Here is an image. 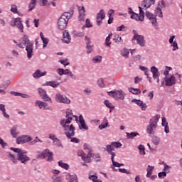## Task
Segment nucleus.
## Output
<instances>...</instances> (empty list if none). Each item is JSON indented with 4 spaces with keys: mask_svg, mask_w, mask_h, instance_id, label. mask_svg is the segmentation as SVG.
<instances>
[{
    "mask_svg": "<svg viewBox=\"0 0 182 182\" xmlns=\"http://www.w3.org/2000/svg\"><path fill=\"white\" fill-rule=\"evenodd\" d=\"M79 11V16L78 19L79 21H85V18L86 16V9H85V6H79L78 7Z\"/></svg>",
    "mask_w": 182,
    "mask_h": 182,
    "instance_id": "nucleus-21",
    "label": "nucleus"
},
{
    "mask_svg": "<svg viewBox=\"0 0 182 182\" xmlns=\"http://www.w3.org/2000/svg\"><path fill=\"white\" fill-rule=\"evenodd\" d=\"M106 18V12H105V10L101 9L96 16L97 19V25L98 26H100L102 25V21Z\"/></svg>",
    "mask_w": 182,
    "mask_h": 182,
    "instance_id": "nucleus-16",
    "label": "nucleus"
},
{
    "mask_svg": "<svg viewBox=\"0 0 182 182\" xmlns=\"http://www.w3.org/2000/svg\"><path fill=\"white\" fill-rule=\"evenodd\" d=\"M9 85H11V81H7L6 84L3 85L4 90L0 88L1 95H5V93H6V92H5V89H6V87H8V86H9Z\"/></svg>",
    "mask_w": 182,
    "mask_h": 182,
    "instance_id": "nucleus-49",
    "label": "nucleus"
},
{
    "mask_svg": "<svg viewBox=\"0 0 182 182\" xmlns=\"http://www.w3.org/2000/svg\"><path fill=\"white\" fill-rule=\"evenodd\" d=\"M104 105L106 106V107L109 109V113H112V111L113 110V109H114V105H113V104H112V102H109L107 100L104 101Z\"/></svg>",
    "mask_w": 182,
    "mask_h": 182,
    "instance_id": "nucleus-34",
    "label": "nucleus"
},
{
    "mask_svg": "<svg viewBox=\"0 0 182 182\" xmlns=\"http://www.w3.org/2000/svg\"><path fill=\"white\" fill-rule=\"evenodd\" d=\"M109 96L115 99V100H124V97H126V92L124 91L119 90H113L107 92Z\"/></svg>",
    "mask_w": 182,
    "mask_h": 182,
    "instance_id": "nucleus-8",
    "label": "nucleus"
},
{
    "mask_svg": "<svg viewBox=\"0 0 182 182\" xmlns=\"http://www.w3.org/2000/svg\"><path fill=\"white\" fill-rule=\"evenodd\" d=\"M127 139H134V137H136V136H139V133L137 132H127Z\"/></svg>",
    "mask_w": 182,
    "mask_h": 182,
    "instance_id": "nucleus-50",
    "label": "nucleus"
},
{
    "mask_svg": "<svg viewBox=\"0 0 182 182\" xmlns=\"http://www.w3.org/2000/svg\"><path fill=\"white\" fill-rule=\"evenodd\" d=\"M92 182H95L97 180V176L96 174L92 175L90 173L89 178Z\"/></svg>",
    "mask_w": 182,
    "mask_h": 182,
    "instance_id": "nucleus-63",
    "label": "nucleus"
},
{
    "mask_svg": "<svg viewBox=\"0 0 182 182\" xmlns=\"http://www.w3.org/2000/svg\"><path fill=\"white\" fill-rule=\"evenodd\" d=\"M32 144H36V143H43V141L39 139V137L36 136L34 140L31 141Z\"/></svg>",
    "mask_w": 182,
    "mask_h": 182,
    "instance_id": "nucleus-64",
    "label": "nucleus"
},
{
    "mask_svg": "<svg viewBox=\"0 0 182 182\" xmlns=\"http://www.w3.org/2000/svg\"><path fill=\"white\" fill-rule=\"evenodd\" d=\"M58 166L65 170H69V164L63 163L62 161H58Z\"/></svg>",
    "mask_w": 182,
    "mask_h": 182,
    "instance_id": "nucleus-51",
    "label": "nucleus"
},
{
    "mask_svg": "<svg viewBox=\"0 0 182 182\" xmlns=\"http://www.w3.org/2000/svg\"><path fill=\"white\" fill-rule=\"evenodd\" d=\"M58 62L61 63V65H63L64 68H66V66H69L70 65V63L69 62V59L68 58H60Z\"/></svg>",
    "mask_w": 182,
    "mask_h": 182,
    "instance_id": "nucleus-38",
    "label": "nucleus"
},
{
    "mask_svg": "<svg viewBox=\"0 0 182 182\" xmlns=\"http://www.w3.org/2000/svg\"><path fill=\"white\" fill-rule=\"evenodd\" d=\"M128 90L130 93H132V95H140V93H141V90H140V89L138 88H134V87H129Z\"/></svg>",
    "mask_w": 182,
    "mask_h": 182,
    "instance_id": "nucleus-35",
    "label": "nucleus"
},
{
    "mask_svg": "<svg viewBox=\"0 0 182 182\" xmlns=\"http://www.w3.org/2000/svg\"><path fill=\"white\" fill-rule=\"evenodd\" d=\"M38 92L40 95V97L44 100V102H52V98H50L49 96H48V94L46 93V91L43 90L42 87L38 88Z\"/></svg>",
    "mask_w": 182,
    "mask_h": 182,
    "instance_id": "nucleus-15",
    "label": "nucleus"
},
{
    "mask_svg": "<svg viewBox=\"0 0 182 182\" xmlns=\"http://www.w3.org/2000/svg\"><path fill=\"white\" fill-rule=\"evenodd\" d=\"M72 120L73 119L65 117L60 121L61 127H63V130L66 132L65 136L69 138L73 137V136H75V130H76L75 126H73V124H70V123H72Z\"/></svg>",
    "mask_w": 182,
    "mask_h": 182,
    "instance_id": "nucleus-3",
    "label": "nucleus"
},
{
    "mask_svg": "<svg viewBox=\"0 0 182 182\" xmlns=\"http://www.w3.org/2000/svg\"><path fill=\"white\" fill-rule=\"evenodd\" d=\"M173 70V68L169 67V66H166L165 67V70L164 71V76H168V73H170V71Z\"/></svg>",
    "mask_w": 182,
    "mask_h": 182,
    "instance_id": "nucleus-57",
    "label": "nucleus"
},
{
    "mask_svg": "<svg viewBox=\"0 0 182 182\" xmlns=\"http://www.w3.org/2000/svg\"><path fill=\"white\" fill-rule=\"evenodd\" d=\"M114 41L115 43H123V39H122V37L119 35L114 36Z\"/></svg>",
    "mask_w": 182,
    "mask_h": 182,
    "instance_id": "nucleus-54",
    "label": "nucleus"
},
{
    "mask_svg": "<svg viewBox=\"0 0 182 182\" xmlns=\"http://www.w3.org/2000/svg\"><path fill=\"white\" fill-rule=\"evenodd\" d=\"M55 100L57 103H63V105H70L71 103L70 99L59 92L55 94Z\"/></svg>",
    "mask_w": 182,
    "mask_h": 182,
    "instance_id": "nucleus-9",
    "label": "nucleus"
},
{
    "mask_svg": "<svg viewBox=\"0 0 182 182\" xmlns=\"http://www.w3.org/2000/svg\"><path fill=\"white\" fill-rule=\"evenodd\" d=\"M90 151L91 155L89 159H95V161H101L100 155L99 154H93L92 150H90Z\"/></svg>",
    "mask_w": 182,
    "mask_h": 182,
    "instance_id": "nucleus-36",
    "label": "nucleus"
},
{
    "mask_svg": "<svg viewBox=\"0 0 182 182\" xmlns=\"http://www.w3.org/2000/svg\"><path fill=\"white\" fill-rule=\"evenodd\" d=\"M132 103H135V105H137V106L140 107V109L142 110H146L147 109V105L146 103H144L143 101L140 100L133 99L132 100Z\"/></svg>",
    "mask_w": 182,
    "mask_h": 182,
    "instance_id": "nucleus-22",
    "label": "nucleus"
},
{
    "mask_svg": "<svg viewBox=\"0 0 182 182\" xmlns=\"http://www.w3.org/2000/svg\"><path fill=\"white\" fill-rule=\"evenodd\" d=\"M139 14H136L134 12L132 8H128V14L131 15V19H134L136 22H144V11H143V8L141 6L139 7Z\"/></svg>",
    "mask_w": 182,
    "mask_h": 182,
    "instance_id": "nucleus-7",
    "label": "nucleus"
},
{
    "mask_svg": "<svg viewBox=\"0 0 182 182\" xmlns=\"http://www.w3.org/2000/svg\"><path fill=\"white\" fill-rule=\"evenodd\" d=\"M34 105L36 107H39L41 110H50L48 103L43 101L36 100Z\"/></svg>",
    "mask_w": 182,
    "mask_h": 182,
    "instance_id": "nucleus-18",
    "label": "nucleus"
},
{
    "mask_svg": "<svg viewBox=\"0 0 182 182\" xmlns=\"http://www.w3.org/2000/svg\"><path fill=\"white\" fill-rule=\"evenodd\" d=\"M65 180H67L68 182H79L77 180V176L75 174L71 175L70 173H67L65 176Z\"/></svg>",
    "mask_w": 182,
    "mask_h": 182,
    "instance_id": "nucleus-26",
    "label": "nucleus"
},
{
    "mask_svg": "<svg viewBox=\"0 0 182 182\" xmlns=\"http://www.w3.org/2000/svg\"><path fill=\"white\" fill-rule=\"evenodd\" d=\"M77 155L78 156V157H81L82 161H85V163H90L92 161V159H90L91 156L90 151H89L87 154L86 155V153H85L83 150H79L77 151Z\"/></svg>",
    "mask_w": 182,
    "mask_h": 182,
    "instance_id": "nucleus-12",
    "label": "nucleus"
},
{
    "mask_svg": "<svg viewBox=\"0 0 182 182\" xmlns=\"http://www.w3.org/2000/svg\"><path fill=\"white\" fill-rule=\"evenodd\" d=\"M28 141H32V137L29 135H21L16 139L17 144H25Z\"/></svg>",
    "mask_w": 182,
    "mask_h": 182,
    "instance_id": "nucleus-14",
    "label": "nucleus"
},
{
    "mask_svg": "<svg viewBox=\"0 0 182 182\" xmlns=\"http://www.w3.org/2000/svg\"><path fill=\"white\" fill-rule=\"evenodd\" d=\"M64 75L69 76V77H70L71 79L76 80V76H75V75H73V73H72L69 69L65 70Z\"/></svg>",
    "mask_w": 182,
    "mask_h": 182,
    "instance_id": "nucleus-40",
    "label": "nucleus"
},
{
    "mask_svg": "<svg viewBox=\"0 0 182 182\" xmlns=\"http://www.w3.org/2000/svg\"><path fill=\"white\" fill-rule=\"evenodd\" d=\"M72 41V38L70 37V34H69V31L68 30H65L63 33V38L62 41L63 43H70V41Z\"/></svg>",
    "mask_w": 182,
    "mask_h": 182,
    "instance_id": "nucleus-20",
    "label": "nucleus"
},
{
    "mask_svg": "<svg viewBox=\"0 0 182 182\" xmlns=\"http://www.w3.org/2000/svg\"><path fill=\"white\" fill-rule=\"evenodd\" d=\"M145 16H146L147 19L150 21L152 26H154L155 28H157V18H156V16L149 11H146Z\"/></svg>",
    "mask_w": 182,
    "mask_h": 182,
    "instance_id": "nucleus-13",
    "label": "nucleus"
},
{
    "mask_svg": "<svg viewBox=\"0 0 182 182\" xmlns=\"http://www.w3.org/2000/svg\"><path fill=\"white\" fill-rule=\"evenodd\" d=\"M11 150L14 151V153L18 154V158L15 157V155L9 153L7 156L8 158L14 163V164H16L18 163V160L21 161L23 164H26L27 161H29L30 159L26 155V151L19 149V148H11Z\"/></svg>",
    "mask_w": 182,
    "mask_h": 182,
    "instance_id": "nucleus-1",
    "label": "nucleus"
},
{
    "mask_svg": "<svg viewBox=\"0 0 182 182\" xmlns=\"http://www.w3.org/2000/svg\"><path fill=\"white\" fill-rule=\"evenodd\" d=\"M111 144H112V146L114 149H120L122 147V144L120 142H112Z\"/></svg>",
    "mask_w": 182,
    "mask_h": 182,
    "instance_id": "nucleus-59",
    "label": "nucleus"
},
{
    "mask_svg": "<svg viewBox=\"0 0 182 182\" xmlns=\"http://www.w3.org/2000/svg\"><path fill=\"white\" fill-rule=\"evenodd\" d=\"M113 150H114V148L112 144L106 146V151H107L108 154L112 153V151H113Z\"/></svg>",
    "mask_w": 182,
    "mask_h": 182,
    "instance_id": "nucleus-58",
    "label": "nucleus"
},
{
    "mask_svg": "<svg viewBox=\"0 0 182 182\" xmlns=\"http://www.w3.org/2000/svg\"><path fill=\"white\" fill-rule=\"evenodd\" d=\"M160 141L161 140L158 136H154L151 139V142L154 146H159V144H160Z\"/></svg>",
    "mask_w": 182,
    "mask_h": 182,
    "instance_id": "nucleus-52",
    "label": "nucleus"
},
{
    "mask_svg": "<svg viewBox=\"0 0 182 182\" xmlns=\"http://www.w3.org/2000/svg\"><path fill=\"white\" fill-rule=\"evenodd\" d=\"M132 59H133L134 62H140V60H141V55L138 54L135 56H133Z\"/></svg>",
    "mask_w": 182,
    "mask_h": 182,
    "instance_id": "nucleus-61",
    "label": "nucleus"
},
{
    "mask_svg": "<svg viewBox=\"0 0 182 182\" xmlns=\"http://www.w3.org/2000/svg\"><path fill=\"white\" fill-rule=\"evenodd\" d=\"M181 74H179L178 73L167 75L164 77V82L166 86H173V85H176V83L178 82H181Z\"/></svg>",
    "mask_w": 182,
    "mask_h": 182,
    "instance_id": "nucleus-5",
    "label": "nucleus"
},
{
    "mask_svg": "<svg viewBox=\"0 0 182 182\" xmlns=\"http://www.w3.org/2000/svg\"><path fill=\"white\" fill-rule=\"evenodd\" d=\"M156 16H159V18H163V11H161V9L160 7H157L155 10Z\"/></svg>",
    "mask_w": 182,
    "mask_h": 182,
    "instance_id": "nucleus-48",
    "label": "nucleus"
},
{
    "mask_svg": "<svg viewBox=\"0 0 182 182\" xmlns=\"http://www.w3.org/2000/svg\"><path fill=\"white\" fill-rule=\"evenodd\" d=\"M97 85L99 86V87L103 88L105 87V86H106L105 85V80H103V78H99L97 80Z\"/></svg>",
    "mask_w": 182,
    "mask_h": 182,
    "instance_id": "nucleus-56",
    "label": "nucleus"
},
{
    "mask_svg": "<svg viewBox=\"0 0 182 182\" xmlns=\"http://www.w3.org/2000/svg\"><path fill=\"white\" fill-rule=\"evenodd\" d=\"M86 28H93V24H92V23L90 22V19L89 18H87L85 20V25L82 26V31H85Z\"/></svg>",
    "mask_w": 182,
    "mask_h": 182,
    "instance_id": "nucleus-39",
    "label": "nucleus"
},
{
    "mask_svg": "<svg viewBox=\"0 0 182 182\" xmlns=\"http://www.w3.org/2000/svg\"><path fill=\"white\" fill-rule=\"evenodd\" d=\"M168 43L170 44V48L172 52H176L178 50V43L176 41V35H170L168 38Z\"/></svg>",
    "mask_w": 182,
    "mask_h": 182,
    "instance_id": "nucleus-11",
    "label": "nucleus"
},
{
    "mask_svg": "<svg viewBox=\"0 0 182 182\" xmlns=\"http://www.w3.org/2000/svg\"><path fill=\"white\" fill-rule=\"evenodd\" d=\"M48 72L46 71L41 72V70H37L33 73V77H34V79H39V77L46 76Z\"/></svg>",
    "mask_w": 182,
    "mask_h": 182,
    "instance_id": "nucleus-25",
    "label": "nucleus"
},
{
    "mask_svg": "<svg viewBox=\"0 0 182 182\" xmlns=\"http://www.w3.org/2000/svg\"><path fill=\"white\" fill-rule=\"evenodd\" d=\"M106 127H109V122H107V119H105V122H102L99 126V129H100V130H103V129H106Z\"/></svg>",
    "mask_w": 182,
    "mask_h": 182,
    "instance_id": "nucleus-53",
    "label": "nucleus"
},
{
    "mask_svg": "<svg viewBox=\"0 0 182 182\" xmlns=\"http://www.w3.org/2000/svg\"><path fill=\"white\" fill-rule=\"evenodd\" d=\"M18 127H13L11 129V134L12 137L16 138L18 137L19 132H18L17 130Z\"/></svg>",
    "mask_w": 182,
    "mask_h": 182,
    "instance_id": "nucleus-41",
    "label": "nucleus"
},
{
    "mask_svg": "<svg viewBox=\"0 0 182 182\" xmlns=\"http://www.w3.org/2000/svg\"><path fill=\"white\" fill-rule=\"evenodd\" d=\"M139 69L142 70V72H144V75H146V77L149 82V83H151V77L149 76V68L147 67H144L143 65L139 66Z\"/></svg>",
    "mask_w": 182,
    "mask_h": 182,
    "instance_id": "nucleus-29",
    "label": "nucleus"
},
{
    "mask_svg": "<svg viewBox=\"0 0 182 182\" xmlns=\"http://www.w3.org/2000/svg\"><path fill=\"white\" fill-rule=\"evenodd\" d=\"M159 119L160 114H156L150 119L149 124L146 129L148 134H154L156 133V129H157V123H159Z\"/></svg>",
    "mask_w": 182,
    "mask_h": 182,
    "instance_id": "nucleus-6",
    "label": "nucleus"
},
{
    "mask_svg": "<svg viewBox=\"0 0 182 182\" xmlns=\"http://www.w3.org/2000/svg\"><path fill=\"white\" fill-rule=\"evenodd\" d=\"M133 41H136V43L139 45V46L144 47L146 45V41H144V37L143 36L134 34Z\"/></svg>",
    "mask_w": 182,
    "mask_h": 182,
    "instance_id": "nucleus-19",
    "label": "nucleus"
},
{
    "mask_svg": "<svg viewBox=\"0 0 182 182\" xmlns=\"http://www.w3.org/2000/svg\"><path fill=\"white\" fill-rule=\"evenodd\" d=\"M130 53V51L127 48H124L121 50V55L124 58H129V54Z\"/></svg>",
    "mask_w": 182,
    "mask_h": 182,
    "instance_id": "nucleus-45",
    "label": "nucleus"
},
{
    "mask_svg": "<svg viewBox=\"0 0 182 182\" xmlns=\"http://www.w3.org/2000/svg\"><path fill=\"white\" fill-rule=\"evenodd\" d=\"M22 18L17 17L13 19V21H10L11 26H16L18 31L23 33V23H22Z\"/></svg>",
    "mask_w": 182,
    "mask_h": 182,
    "instance_id": "nucleus-10",
    "label": "nucleus"
},
{
    "mask_svg": "<svg viewBox=\"0 0 182 182\" xmlns=\"http://www.w3.org/2000/svg\"><path fill=\"white\" fill-rule=\"evenodd\" d=\"M53 154L49 151V149H46V157H48L47 161H53Z\"/></svg>",
    "mask_w": 182,
    "mask_h": 182,
    "instance_id": "nucleus-37",
    "label": "nucleus"
},
{
    "mask_svg": "<svg viewBox=\"0 0 182 182\" xmlns=\"http://www.w3.org/2000/svg\"><path fill=\"white\" fill-rule=\"evenodd\" d=\"M156 0H144L141 3V6L147 9L151 6V5H154Z\"/></svg>",
    "mask_w": 182,
    "mask_h": 182,
    "instance_id": "nucleus-23",
    "label": "nucleus"
},
{
    "mask_svg": "<svg viewBox=\"0 0 182 182\" xmlns=\"http://www.w3.org/2000/svg\"><path fill=\"white\" fill-rule=\"evenodd\" d=\"M40 37L43 42V48H46V46H48V43H49V39L48 38H45L43 32H40Z\"/></svg>",
    "mask_w": 182,
    "mask_h": 182,
    "instance_id": "nucleus-28",
    "label": "nucleus"
},
{
    "mask_svg": "<svg viewBox=\"0 0 182 182\" xmlns=\"http://www.w3.org/2000/svg\"><path fill=\"white\" fill-rule=\"evenodd\" d=\"M59 85L60 84L58 81H48L43 84V86H50L55 89L56 87H58Z\"/></svg>",
    "mask_w": 182,
    "mask_h": 182,
    "instance_id": "nucleus-27",
    "label": "nucleus"
},
{
    "mask_svg": "<svg viewBox=\"0 0 182 182\" xmlns=\"http://www.w3.org/2000/svg\"><path fill=\"white\" fill-rule=\"evenodd\" d=\"M53 182H63V179L60 176H53Z\"/></svg>",
    "mask_w": 182,
    "mask_h": 182,
    "instance_id": "nucleus-60",
    "label": "nucleus"
},
{
    "mask_svg": "<svg viewBox=\"0 0 182 182\" xmlns=\"http://www.w3.org/2000/svg\"><path fill=\"white\" fill-rule=\"evenodd\" d=\"M151 72L152 73V77L157 78L158 76H160V73L159 72V68L156 66H152L151 68Z\"/></svg>",
    "mask_w": 182,
    "mask_h": 182,
    "instance_id": "nucleus-30",
    "label": "nucleus"
},
{
    "mask_svg": "<svg viewBox=\"0 0 182 182\" xmlns=\"http://www.w3.org/2000/svg\"><path fill=\"white\" fill-rule=\"evenodd\" d=\"M72 18V14L69 12L64 13L58 21V28L60 31H63L68 26V22Z\"/></svg>",
    "mask_w": 182,
    "mask_h": 182,
    "instance_id": "nucleus-4",
    "label": "nucleus"
},
{
    "mask_svg": "<svg viewBox=\"0 0 182 182\" xmlns=\"http://www.w3.org/2000/svg\"><path fill=\"white\" fill-rule=\"evenodd\" d=\"M17 46L21 49H24L26 48L27 58L28 59H31V58L33 56V43L29 40V37L26 35H23L22 40L17 44Z\"/></svg>",
    "mask_w": 182,
    "mask_h": 182,
    "instance_id": "nucleus-2",
    "label": "nucleus"
},
{
    "mask_svg": "<svg viewBox=\"0 0 182 182\" xmlns=\"http://www.w3.org/2000/svg\"><path fill=\"white\" fill-rule=\"evenodd\" d=\"M123 166H124V164H119V162H116V161H113L112 165L111 166V168H112V170H114V171H116V168H114V167H123Z\"/></svg>",
    "mask_w": 182,
    "mask_h": 182,
    "instance_id": "nucleus-44",
    "label": "nucleus"
},
{
    "mask_svg": "<svg viewBox=\"0 0 182 182\" xmlns=\"http://www.w3.org/2000/svg\"><path fill=\"white\" fill-rule=\"evenodd\" d=\"M139 151V154L141 156H146V149L144 148V146L140 144L138 146Z\"/></svg>",
    "mask_w": 182,
    "mask_h": 182,
    "instance_id": "nucleus-46",
    "label": "nucleus"
},
{
    "mask_svg": "<svg viewBox=\"0 0 182 182\" xmlns=\"http://www.w3.org/2000/svg\"><path fill=\"white\" fill-rule=\"evenodd\" d=\"M79 125L78 127L80 130H89V126L86 124V122L85 121V118H83V115L80 114L79 116Z\"/></svg>",
    "mask_w": 182,
    "mask_h": 182,
    "instance_id": "nucleus-17",
    "label": "nucleus"
},
{
    "mask_svg": "<svg viewBox=\"0 0 182 182\" xmlns=\"http://www.w3.org/2000/svg\"><path fill=\"white\" fill-rule=\"evenodd\" d=\"M53 141L54 144L55 146H57L58 147H63L62 146V143L60 142V140H59V139L57 138L55 140H54Z\"/></svg>",
    "mask_w": 182,
    "mask_h": 182,
    "instance_id": "nucleus-62",
    "label": "nucleus"
},
{
    "mask_svg": "<svg viewBox=\"0 0 182 182\" xmlns=\"http://www.w3.org/2000/svg\"><path fill=\"white\" fill-rule=\"evenodd\" d=\"M93 63H100L102 62V56L96 55L92 58Z\"/></svg>",
    "mask_w": 182,
    "mask_h": 182,
    "instance_id": "nucleus-55",
    "label": "nucleus"
},
{
    "mask_svg": "<svg viewBox=\"0 0 182 182\" xmlns=\"http://www.w3.org/2000/svg\"><path fill=\"white\" fill-rule=\"evenodd\" d=\"M65 117L73 120L74 114H73V110H72V109L70 108L66 109L65 111Z\"/></svg>",
    "mask_w": 182,
    "mask_h": 182,
    "instance_id": "nucleus-33",
    "label": "nucleus"
},
{
    "mask_svg": "<svg viewBox=\"0 0 182 182\" xmlns=\"http://www.w3.org/2000/svg\"><path fill=\"white\" fill-rule=\"evenodd\" d=\"M10 11L11 12H12V14H16L17 15H18V16H23V14L18 11V6H16V4H12L11 6Z\"/></svg>",
    "mask_w": 182,
    "mask_h": 182,
    "instance_id": "nucleus-31",
    "label": "nucleus"
},
{
    "mask_svg": "<svg viewBox=\"0 0 182 182\" xmlns=\"http://www.w3.org/2000/svg\"><path fill=\"white\" fill-rule=\"evenodd\" d=\"M112 33H109V36L105 39V45L107 48H110V46L112 45V42H110V38H112Z\"/></svg>",
    "mask_w": 182,
    "mask_h": 182,
    "instance_id": "nucleus-43",
    "label": "nucleus"
},
{
    "mask_svg": "<svg viewBox=\"0 0 182 182\" xmlns=\"http://www.w3.org/2000/svg\"><path fill=\"white\" fill-rule=\"evenodd\" d=\"M71 33L73 38H83L85 36V32L83 31H73Z\"/></svg>",
    "mask_w": 182,
    "mask_h": 182,
    "instance_id": "nucleus-32",
    "label": "nucleus"
},
{
    "mask_svg": "<svg viewBox=\"0 0 182 182\" xmlns=\"http://www.w3.org/2000/svg\"><path fill=\"white\" fill-rule=\"evenodd\" d=\"M153 170H154V166L148 165L146 168V177H150L153 174Z\"/></svg>",
    "mask_w": 182,
    "mask_h": 182,
    "instance_id": "nucleus-42",
    "label": "nucleus"
},
{
    "mask_svg": "<svg viewBox=\"0 0 182 182\" xmlns=\"http://www.w3.org/2000/svg\"><path fill=\"white\" fill-rule=\"evenodd\" d=\"M36 1L37 0H31V2L28 5V11H31L33 9H35V6L36 5Z\"/></svg>",
    "mask_w": 182,
    "mask_h": 182,
    "instance_id": "nucleus-47",
    "label": "nucleus"
},
{
    "mask_svg": "<svg viewBox=\"0 0 182 182\" xmlns=\"http://www.w3.org/2000/svg\"><path fill=\"white\" fill-rule=\"evenodd\" d=\"M161 125L163 127H164L165 133H170V127H168V122H167V119L164 117H161Z\"/></svg>",
    "mask_w": 182,
    "mask_h": 182,
    "instance_id": "nucleus-24",
    "label": "nucleus"
}]
</instances>
